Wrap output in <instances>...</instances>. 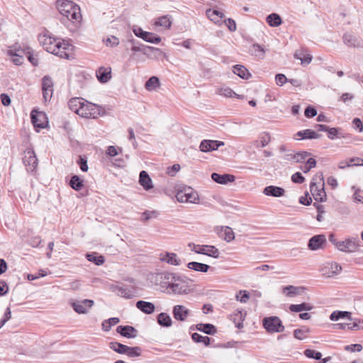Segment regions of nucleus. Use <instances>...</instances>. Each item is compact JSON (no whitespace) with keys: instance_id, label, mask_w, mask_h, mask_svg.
<instances>
[{"instance_id":"nucleus-10","label":"nucleus","mask_w":363,"mask_h":363,"mask_svg":"<svg viewBox=\"0 0 363 363\" xmlns=\"http://www.w3.org/2000/svg\"><path fill=\"white\" fill-rule=\"evenodd\" d=\"M133 33L137 37L150 43L158 44L161 41V38L159 35L152 33L144 31L141 28L138 27L133 28Z\"/></svg>"},{"instance_id":"nucleus-22","label":"nucleus","mask_w":363,"mask_h":363,"mask_svg":"<svg viewBox=\"0 0 363 363\" xmlns=\"http://www.w3.org/2000/svg\"><path fill=\"white\" fill-rule=\"evenodd\" d=\"M116 331L121 336L127 338H134L138 335V330L130 325H118Z\"/></svg>"},{"instance_id":"nucleus-26","label":"nucleus","mask_w":363,"mask_h":363,"mask_svg":"<svg viewBox=\"0 0 363 363\" xmlns=\"http://www.w3.org/2000/svg\"><path fill=\"white\" fill-rule=\"evenodd\" d=\"M135 306L138 309L147 315L153 313L155 310V306L152 303L145 301H138Z\"/></svg>"},{"instance_id":"nucleus-47","label":"nucleus","mask_w":363,"mask_h":363,"mask_svg":"<svg viewBox=\"0 0 363 363\" xmlns=\"http://www.w3.org/2000/svg\"><path fill=\"white\" fill-rule=\"evenodd\" d=\"M191 338L195 342H202L204 345L208 346L211 342V339L208 336H202L201 335L194 333L191 335Z\"/></svg>"},{"instance_id":"nucleus-52","label":"nucleus","mask_w":363,"mask_h":363,"mask_svg":"<svg viewBox=\"0 0 363 363\" xmlns=\"http://www.w3.org/2000/svg\"><path fill=\"white\" fill-rule=\"evenodd\" d=\"M159 213L156 211H145L141 218L143 222H147L151 218H155L158 216Z\"/></svg>"},{"instance_id":"nucleus-46","label":"nucleus","mask_w":363,"mask_h":363,"mask_svg":"<svg viewBox=\"0 0 363 363\" xmlns=\"http://www.w3.org/2000/svg\"><path fill=\"white\" fill-rule=\"evenodd\" d=\"M155 25L169 28L172 25L171 16L165 15L158 18L155 21Z\"/></svg>"},{"instance_id":"nucleus-51","label":"nucleus","mask_w":363,"mask_h":363,"mask_svg":"<svg viewBox=\"0 0 363 363\" xmlns=\"http://www.w3.org/2000/svg\"><path fill=\"white\" fill-rule=\"evenodd\" d=\"M224 232L223 239L227 242H230L235 238L234 233L233 230L228 226L222 227Z\"/></svg>"},{"instance_id":"nucleus-29","label":"nucleus","mask_w":363,"mask_h":363,"mask_svg":"<svg viewBox=\"0 0 363 363\" xmlns=\"http://www.w3.org/2000/svg\"><path fill=\"white\" fill-rule=\"evenodd\" d=\"M296 135L297 137L296 139H318L320 137V135L317 133L315 131L311 129H306L303 130L298 131Z\"/></svg>"},{"instance_id":"nucleus-14","label":"nucleus","mask_w":363,"mask_h":363,"mask_svg":"<svg viewBox=\"0 0 363 363\" xmlns=\"http://www.w3.org/2000/svg\"><path fill=\"white\" fill-rule=\"evenodd\" d=\"M294 57L301 61V64L303 66L308 65L313 59L312 55L309 53L308 50L303 47L296 50L294 54Z\"/></svg>"},{"instance_id":"nucleus-30","label":"nucleus","mask_w":363,"mask_h":363,"mask_svg":"<svg viewBox=\"0 0 363 363\" xmlns=\"http://www.w3.org/2000/svg\"><path fill=\"white\" fill-rule=\"evenodd\" d=\"M343 41L345 44L349 47L359 48L362 46L361 40L356 36L350 33H345L344 35Z\"/></svg>"},{"instance_id":"nucleus-41","label":"nucleus","mask_w":363,"mask_h":363,"mask_svg":"<svg viewBox=\"0 0 363 363\" xmlns=\"http://www.w3.org/2000/svg\"><path fill=\"white\" fill-rule=\"evenodd\" d=\"M160 86V82L157 77L152 76L145 82V87L147 91H153Z\"/></svg>"},{"instance_id":"nucleus-48","label":"nucleus","mask_w":363,"mask_h":363,"mask_svg":"<svg viewBox=\"0 0 363 363\" xmlns=\"http://www.w3.org/2000/svg\"><path fill=\"white\" fill-rule=\"evenodd\" d=\"M8 55L13 57L12 59V62L16 65H21L23 62V57L21 54H18L16 51H13L12 50H8Z\"/></svg>"},{"instance_id":"nucleus-18","label":"nucleus","mask_w":363,"mask_h":363,"mask_svg":"<svg viewBox=\"0 0 363 363\" xmlns=\"http://www.w3.org/2000/svg\"><path fill=\"white\" fill-rule=\"evenodd\" d=\"M111 289L121 297L132 298L134 296L133 291L125 285L113 284L111 286Z\"/></svg>"},{"instance_id":"nucleus-5","label":"nucleus","mask_w":363,"mask_h":363,"mask_svg":"<svg viewBox=\"0 0 363 363\" xmlns=\"http://www.w3.org/2000/svg\"><path fill=\"white\" fill-rule=\"evenodd\" d=\"M310 190L314 199L323 202L326 199V193L324 189V179L322 172H318L312 179Z\"/></svg>"},{"instance_id":"nucleus-16","label":"nucleus","mask_w":363,"mask_h":363,"mask_svg":"<svg viewBox=\"0 0 363 363\" xmlns=\"http://www.w3.org/2000/svg\"><path fill=\"white\" fill-rule=\"evenodd\" d=\"M172 315L176 320L184 322L190 315V311L183 305H176L173 307Z\"/></svg>"},{"instance_id":"nucleus-63","label":"nucleus","mask_w":363,"mask_h":363,"mask_svg":"<svg viewBox=\"0 0 363 363\" xmlns=\"http://www.w3.org/2000/svg\"><path fill=\"white\" fill-rule=\"evenodd\" d=\"M291 180L293 182L296 184H302L305 181V178L303 177L301 173L296 172L291 176Z\"/></svg>"},{"instance_id":"nucleus-54","label":"nucleus","mask_w":363,"mask_h":363,"mask_svg":"<svg viewBox=\"0 0 363 363\" xmlns=\"http://www.w3.org/2000/svg\"><path fill=\"white\" fill-rule=\"evenodd\" d=\"M304 354L306 357L317 360L320 359L322 357V354L320 352L313 350L307 349L305 350Z\"/></svg>"},{"instance_id":"nucleus-60","label":"nucleus","mask_w":363,"mask_h":363,"mask_svg":"<svg viewBox=\"0 0 363 363\" xmlns=\"http://www.w3.org/2000/svg\"><path fill=\"white\" fill-rule=\"evenodd\" d=\"M276 84L278 86H283L285 83L288 82V79L283 74H277L275 76Z\"/></svg>"},{"instance_id":"nucleus-21","label":"nucleus","mask_w":363,"mask_h":363,"mask_svg":"<svg viewBox=\"0 0 363 363\" xmlns=\"http://www.w3.org/2000/svg\"><path fill=\"white\" fill-rule=\"evenodd\" d=\"M160 259L162 262H167L169 264L179 266L182 261L178 258L177 255L174 252H165L160 255Z\"/></svg>"},{"instance_id":"nucleus-64","label":"nucleus","mask_w":363,"mask_h":363,"mask_svg":"<svg viewBox=\"0 0 363 363\" xmlns=\"http://www.w3.org/2000/svg\"><path fill=\"white\" fill-rule=\"evenodd\" d=\"M348 163L352 166H363V159L360 157H352L347 160Z\"/></svg>"},{"instance_id":"nucleus-58","label":"nucleus","mask_w":363,"mask_h":363,"mask_svg":"<svg viewBox=\"0 0 363 363\" xmlns=\"http://www.w3.org/2000/svg\"><path fill=\"white\" fill-rule=\"evenodd\" d=\"M77 162L82 172L88 171L89 167L87 165V160L85 157H83L82 156H79V160H77Z\"/></svg>"},{"instance_id":"nucleus-44","label":"nucleus","mask_w":363,"mask_h":363,"mask_svg":"<svg viewBox=\"0 0 363 363\" xmlns=\"http://www.w3.org/2000/svg\"><path fill=\"white\" fill-rule=\"evenodd\" d=\"M348 318L351 319V313L348 311H333L330 315V319L332 321H337L341 318Z\"/></svg>"},{"instance_id":"nucleus-61","label":"nucleus","mask_w":363,"mask_h":363,"mask_svg":"<svg viewBox=\"0 0 363 363\" xmlns=\"http://www.w3.org/2000/svg\"><path fill=\"white\" fill-rule=\"evenodd\" d=\"M104 42L107 46L111 47H116L119 44L118 38L115 36L107 38Z\"/></svg>"},{"instance_id":"nucleus-4","label":"nucleus","mask_w":363,"mask_h":363,"mask_svg":"<svg viewBox=\"0 0 363 363\" xmlns=\"http://www.w3.org/2000/svg\"><path fill=\"white\" fill-rule=\"evenodd\" d=\"M279 159L286 162H302L311 153L307 151H300L295 152L294 151L287 149L285 145H281L278 147Z\"/></svg>"},{"instance_id":"nucleus-35","label":"nucleus","mask_w":363,"mask_h":363,"mask_svg":"<svg viewBox=\"0 0 363 363\" xmlns=\"http://www.w3.org/2000/svg\"><path fill=\"white\" fill-rule=\"evenodd\" d=\"M313 308V306L309 303H302L300 304H291L289 306V310L291 312H301V311H311Z\"/></svg>"},{"instance_id":"nucleus-2","label":"nucleus","mask_w":363,"mask_h":363,"mask_svg":"<svg viewBox=\"0 0 363 363\" xmlns=\"http://www.w3.org/2000/svg\"><path fill=\"white\" fill-rule=\"evenodd\" d=\"M38 40L47 52L61 58L69 59V51L72 50V45L67 41L54 38L48 33L40 34Z\"/></svg>"},{"instance_id":"nucleus-49","label":"nucleus","mask_w":363,"mask_h":363,"mask_svg":"<svg viewBox=\"0 0 363 363\" xmlns=\"http://www.w3.org/2000/svg\"><path fill=\"white\" fill-rule=\"evenodd\" d=\"M350 320H352V323H351V326L349 327V330H363V319L351 318Z\"/></svg>"},{"instance_id":"nucleus-15","label":"nucleus","mask_w":363,"mask_h":363,"mask_svg":"<svg viewBox=\"0 0 363 363\" xmlns=\"http://www.w3.org/2000/svg\"><path fill=\"white\" fill-rule=\"evenodd\" d=\"M30 118L34 127L44 128L48 124L46 115L43 112L33 111L30 113Z\"/></svg>"},{"instance_id":"nucleus-9","label":"nucleus","mask_w":363,"mask_h":363,"mask_svg":"<svg viewBox=\"0 0 363 363\" xmlns=\"http://www.w3.org/2000/svg\"><path fill=\"white\" fill-rule=\"evenodd\" d=\"M193 247L191 250L197 254L207 255L213 258H218L220 257L218 249L213 245L193 244Z\"/></svg>"},{"instance_id":"nucleus-50","label":"nucleus","mask_w":363,"mask_h":363,"mask_svg":"<svg viewBox=\"0 0 363 363\" xmlns=\"http://www.w3.org/2000/svg\"><path fill=\"white\" fill-rule=\"evenodd\" d=\"M252 54L257 57L262 58L264 57V50L258 44H254L250 50Z\"/></svg>"},{"instance_id":"nucleus-7","label":"nucleus","mask_w":363,"mask_h":363,"mask_svg":"<svg viewBox=\"0 0 363 363\" xmlns=\"http://www.w3.org/2000/svg\"><path fill=\"white\" fill-rule=\"evenodd\" d=\"M100 115V107L86 101L82 104L79 114V116L86 118H96Z\"/></svg>"},{"instance_id":"nucleus-6","label":"nucleus","mask_w":363,"mask_h":363,"mask_svg":"<svg viewBox=\"0 0 363 363\" xmlns=\"http://www.w3.org/2000/svg\"><path fill=\"white\" fill-rule=\"evenodd\" d=\"M176 198L179 202H190L196 203L199 201V195L190 186H184L178 190L176 194Z\"/></svg>"},{"instance_id":"nucleus-8","label":"nucleus","mask_w":363,"mask_h":363,"mask_svg":"<svg viewBox=\"0 0 363 363\" xmlns=\"http://www.w3.org/2000/svg\"><path fill=\"white\" fill-rule=\"evenodd\" d=\"M359 246L360 241L359 238L357 237H352L345 240L340 241V242L337 243V249L344 252L351 253L357 251Z\"/></svg>"},{"instance_id":"nucleus-34","label":"nucleus","mask_w":363,"mask_h":363,"mask_svg":"<svg viewBox=\"0 0 363 363\" xmlns=\"http://www.w3.org/2000/svg\"><path fill=\"white\" fill-rule=\"evenodd\" d=\"M187 267L189 269L194 270L196 272H207L208 270L211 268V267L206 264L197 262H191L187 264Z\"/></svg>"},{"instance_id":"nucleus-43","label":"nucleus","mask_w":363,"mask_h":363,"mask_svg":"<svg viewBox=\"0 0 363 363\" xmlns=\"http://www.w3.org/2000/svg\"><path fill=\"white\" fill-rule=\"evenodd\" d=\"M109 347L119 354H125L129 350V347L118 342H111L109 343Z\"/></svg>"},{"instance_id":"nucleus-25","label":"nucleus","mask_w":363,"mask_h":363,"mask_svg":"<svg viewBox=\"0 0 363 363\" xmlns=\"http://www.w3.org/2000/svg\"><path fill=\"white\" fill-rule=\"evenodd\" d=\"M96 77L101 83H106L111 78V67H101L96 70Z\"/></svg>"},{"instance_id":"nucleus-23","label":"nucleus","mask_w":363,"mask_h":363,"mask_svg":"<svg viewBox=\"0 0 363 363\" xmlns=\"http://www.w3.org/2000/svg\"><path fill=\"white\" fill-rule=\"evenodd\" d=\"M23 163L26 166H29L31 171L34 170L38 165V159L33 150H28L26 152L23 158Z\"/></svg>"},{"instance_id":"nucleus-27","label":"nucleus","mask_w":363,"mask_h":363,"mask_svg":"<svg viewBox=\"0 0 363 363\" xmlns=\"http://www.w3.org/2000/svg\"><path fill=\"white\" fill-rule=\"evenodd\" d=\"M139 182L145 190H150L153 187L151 178L144 170L140 172Z\"/></svg>"},{"instance_id":"nucleus-38","label":"nucleus","mask_w":363,"mask_h":363,"mask_svg":"<svg viewBox=\"0 0 363 363\" xmlns=\"http://www.w3.org/2000/svg\"><path fill=\"white\" fill-rule=\"evenodd\" d=\"M233 72L242 79H247L251 76L248 70L244 66L240 65L233 66Z\"/></svg>"},{"instance_id":"nucleus-39","label":"nucleus","mask_w":363,"mask_h":363,"mask_svg":"<svg viewBox=\"0 0 363 363\" xmlns=\"http://www.w3.org/2000/svg\"><path fill=\"white\" fill-rule=\"evenodd\" d=\"M69 186L75 191H80L84 185V180L78 175H73L69 183Z\"/></svg>"},{"instance_id":"nucleus-12","label":"nucleus","mask_w":363,"mask_h":363,"mask_svg":"<svg viewBox=\"0 0 363 363\" xmlns=\"http://www.w3.org/2000/svg\"><path fill=\"white\" fill-rule=\"evenodd\" d=\"M326 238L324 235H316L313 236L308 241V247L312 251L324 248L326 244Z\"/></svg>"},{"instance_id":"nucleus-3","label":"nucleus","mask_w":363,"mask_h":363,"mask_svg":"<svg viewBox=\"0 0 363 363\" xmlns=\"http://www.w3.org/2000/svg\"><path fill=\"white\" fill-rule=\"evenodd\" d=\"M56 5L60 13L62 16L60 21L64 23L65 18L72 23H80L82 16L80 7L69 0H57Z\"/></svg>"},{"instance_id":"nucleus-36","label":"nucleus","mask_w":363,"mask_h":363,"mask_svg":"<svg viewBox=\"0 0 363 363\" xmlns=\"http://www.w3.org/2000/svg\"><path fill=\"white\" fill-rule=\"evenodd\" d=\"M131 43L133 44V46L131 48L132 51L136 52H142L143 54H147L146 50H156L159 51L160 50L158 48H155L154 47L144 45L142 44H140L139 43H136L135 40H131Z\"/></svg>"},{"instance_id":"nucleus-11","label":"nucleus","mask_w":363,"mask_h":363,"mask_svg":"<svg viewBox=\"0 0 363 363\" xmlns=\"http://www.w3.org/2000/svg\"><path fill=\"white\" fill-rule=\"evenodd\" d=\"M42 91L44 100L50 101L53 94V82L50 77L45 76L42 79Z\"/></svg>"},{"instance_id":"nucleus-55","label":"nucleus","mask_w":363,"mask_h":363,"mask_svg":"<svg viewBox=\"0 0 363 363\" xmlns=\"http://www.w3.org/2000/svg\"><path fill=\"white\" fill-rule=\"evenodd\" d=\"M284 330V326L282 325L281 320L274 316V332L280 333Z\"/></svg>"},{"instance_id":"nucleus-33","label":"nucleus","mask_w":363,"mask_h":363,"mask_svg":"<svg viewBox=\"0 0 363 363\" xmlns=\"http://www.w3.org/2000/svg\"><path fill=\"white\" fill-rule=\"evenodd\" d=\"M196 328L207 335H214L217 332L215 325L211 323H199L196 325Z\"/></svg>"},{"instance_id":"nucleus-37","label":"nucleus","mask_w":363,"mask_h":363,"mask_svg":"<svg viewBox=\"0 0 363 363\" xmlns=\"http://www.w3.org/2000/svg\"><path fill=\"white\" fill-rule=\"evenodd\" d=\"M216 93L220 96L225 97H236L238 99H243L244 96L237 94L232 89L229 87L220 88L217 90Z\"/></svg>"},{"instance_id":"nucleus-53","label":"nucleus","mask_w":363,"mask_h":363,"mask_svg":"<svg viewBox=\"0 0 363 363\" xmlns=\"http://www.w3.org/2000/svg\"><path fill=\"white\" fill-rule=\"evenodd\" d=\"M141 348L140 347H129V350H128L125 353L129 357H137L140 356L141 354Z\"/></svg>"},{"instance_id":"nucleus-1","label":"nucleus","mask_w":363,"mask_h":363,"mask_svg":"<svg viewBox=\"0 0 363 363\" xmlns=\"http://www.w3.org/2000/svg\"><path fill=\"white\" fill-rule=\"evenodd\" d=\"M162 284L168 293L175 295H186L191 292L189 279L177 273L164 272L160 273Z\"/></svg>"},{"instance_id":"nucleus-20","label":"nucleus","mask_w":363,"mask_h":363,"mask_svg":"<svg viewBox=\"0 0 363 363\" xmlns=\"http://www.w3.org/2000/svg\"><path fill=\"white\" fill-rule=\"evenodd\" d=\"M305 289H306L303 286H295L293 285H289L286 286H283L281 288V291L287 297L291 298L301 295L305 291Z\"/></svg>"},{"instance_id":"nucleus-31","label":"nucleus","mask_w":363,"mask_h":363,"mask_svg":"<svg viewBox=\"0 0 363 363\" xmlns=\"http://www.w3.org/2000/svg\"><path fill=\"white\" fill-rule=\"evenodd\" d=\"M84 102V100L82 98H72L69 101L68 106L71 111L79 115V110L82 107Z\"/></svg>"},{"instance_id":"nucleus-24","label":"nucleus","mask_w":363,"mask_h":363,"mask_svg":"<svg viewBox=\"0 0 363 363\" xmlns=\"http://www.w3.org/2000/svg\"><path fill=\"white\" fill-rule=\"evenodd\" d=\"M211 179L218 184H226L229 182H233L235 179V177L232 174H220L218 173L213 172L211 174Z\"/></svg>"},{"instance_id":"nucleus-45","label":"nucleus","mask_w":363,"mask_h":363,"mask_svg":"<svg viewBox=\"0 0 363 363\" xmlns=\"http://www.w3.org/2000/svg\"><path fill=\"white\" fill-rule=\"evenodd\" d=\"M310 333V329L308 327L303 326L301 328L296 329L294 331V336L298 340H304L308 337Z\"/></svg>"},{"instance_id":"nucleus-56","label":"nucleus","mask_w":363,"mask_h":363,"mask_svg":"<svg viewBox=\"0 0 363 363\" xmlns=\"http://www.w3.org/2000/svg\"><path fill=\"white\" fill-rule=\"evenodd\" d=\"M271 140V135L269 133L264 132L261 134L259 137V143L261 144V147H264L269 144Z\"/></svg>"},{"instance_id":"nucleus-28","label":"nucleus","mask_w":363,"mask_h":363,"mask_svg":"<svg viewBox=\"0 0 363 363\" xmlns=\"http://www.w3.org/2000/svg\"><path fill=\"white\" fill-rule=\"evenodd\" d=\"M245 315L246 313L238 311L230 315V320L235 323L236 328L240 329L243 328L242 322L245 320Z\"/></svg>"},{"instance_id":"nucleus-62","label":"nucleus","mask_w":363,"mask_h":363,"mask_svg":"<svg viewBox=\"0 0 363 363\" xmlns=\"http://www.w3.org/2000/svg\"><path fill=\"white\" fill-rule=\"evenodd\" d=\"M128 140L130 141H131L132 145H133L134 149H137L138 143H137V141L135 140V133H134L133 129L132 128H129L128 129Z\"/></svg>"},{"instance_id":"nucleus-59","label":"nucleus","mask_w":363,"mask_h":363,"mask_svg":"<svg viewBox=\"0 0 363 363\" xmlns=\"http://www.w3.org/2000/svg\"><path fill=\"white\" fill-rule=\"evenodd\" d=\"M236 298L241 303H246L250 298L249 293L247 291H240Z\"/></svg>"},{"instance_id":"nucleus-19","label":"nucleus","mask_w":363,"mask_h":363,"mask_svg":"<svg viewBox=\"0 0 363 363\" xmlns=\"http://www.w3.org/2000/svg\"><path fill=\"white\" fill-rule=\"evenodd\" d=\"M342 267L336 262L327 263L322 269V274L328 277H332L338 274Z\"/></svg>"},{"instance_id":"nucleus-32","label":"nucleus","mask_w":363,"mask_h":363,"mask_svg":"<svg viewBox=\"0 0 363 363\" xmlns=\"http://www.w3.org/2000/svg\"><path fill=\"white\" fill-rule=\"evenodd\" d=\"M157 321L162 327L169 328L172 325V320L167 313H160L157 315Z\"/></svg>"},{"instance_id":"nucleus-57","label":"nucleus","mask_w":363,"mask_h":363,"mask_svg":"<svg viewBox=\"0 0 363 363\" xmlns=\"http://www.w3.org/2000/svg\"><path fill=\"white\" fill-rule=\"evenodd\" d=\"M263 326L269 333H272V316L264 318Z\"/></svg>"},{"instance_id":"nucleus-42","label":"nucleus","mask_w":363,"mask_h":363,"mask_svg":"<svg viewBox=\"0 0 363 363\" xmlns=\"http://www.w3.org/2000/svg\"><path fill=\"white\" fill-rule=\"evenodd\" d=\"M206 15L211 21L216 23H219L220 20L224 18V14L222 12L211 9L206 10Z\"/></svg>"},{"instance_id":"nucleus-17","label":"nucleus","mask_w":363,"mask_h":363,"mask_svg":"<svg viewBox=\"0 0 363 363\" xmlns=\"http://www.w3.org/2000/svg\"><path fill=\"white\" fill-rule=\"evenodd\" d=\"M224 143L218 140H203L201 142L199 148L201 152H211L218 150L220 147L223 146Z\"/></svg>"},{"instance_id":"nucleus-40","label":"nucleus","mask_w":363,"mask_h":363,"mask_svg":"<svg viewBox=\"0 0 363 363\" xmlns=\"http://www.w3.org/2000/svg\"><path fill=\"white\" fill-rule=\"evenodd\" d=\"M86 257L88 261L94 263L96 265L100 266L105 262L102 255H99L96 252L87 253Z\"/></svg>"},{"instance_id":"nucleus-13","label":"nucleus","mask_w":363,"mask_h":363,"mask_svg":"<svg viewBox=\"0 0 363 363\" xmlns=\"http://www.w3.org/2000/svg\"><path fill=\"white\" fill-rule=\"evenodd\" d=\"M94 305V301L91 299H84L77 301L72 303V306L74 311L79 314H85L88 312V309L91 308Z\"/></svg>"}]
</instances>
